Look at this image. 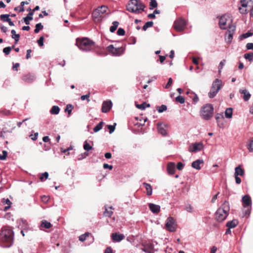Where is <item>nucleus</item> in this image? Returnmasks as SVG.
<instances>
[{
    "mask_svg": "<svg viewBox=\"0 0 253 253\" xmlns=\"http://www.w3.org/2000/svg\"><path fill=\"white\" fill-rule=\"evenodd\" d=\"M13 232L8 226H3L0 230V245L3 248L9 247L13 242Z\"/></svg>",
    "mask_w": 253,
    "mask_h": 253,
    "instance_id": "1",
    "label": "nucleus"
},
{
    "mask_svg": "<svg viewBox=\"0 0 253 253\" xmlns=\"http://www.w3.org/2000/svg\"><path fill=\"white\" fill-rule=\"evenodd\" d=\"M229 211V203L227 201H225L215 212V216L216 220L218 222L224 220L228 215Z\"/></svg>",
    "mask_w": 253,
    "mask_h": 253,
    "instance_id": "2",
    "label": "nucleus"
},
{
    "mask_svg": "<svg viewBox=\"0 0 253 253\" xmlns=\"http://www.w3.org/2000/svg\"><path fill=\"white\" fill-rule=\"evenodd\" d=\"M145 8V5L140 0H130L126 5L127 10L135 13H141Z\"/></svg>",
    "mask_w": 253,
    "mask_h": 253,
    "instance_id": "3",
    "label": "nucleus"
},
{
    "mask_svg": "<svg viewBox=\"0 0 253 253\" xmlns=\"http://www.w3.org/2000/svg\"><path fill=\"white\" fill-rule=\"evenodd\" d=\"M76 44L80 49L85 51L91 50L95 47V42L86 38H77Z\"/></svg>",
    "mask_w": 253,
    "mask_h": 253,
    "instance_id": "4",
    "label": "nucleus"
},
{
    "mask_svg": "<svg viewBox=\"0 0 253 253\" xmlns=\"http://www.w3.org/2000/svg\"><path fill=\"white\" fill-rule=\"evenodd\" d=\"M107 9L108 7L104 5L97 8L92 13L93 20L95 22L101 21L102 15L107 12Z\"/></svg>",
    "mask_w": 253,
    "mask_h": 253,
    "instance_id": "5",
    "label": "nucleus"
},
{
    "mask_svg": "<svg viewBox=\"0 0 253 253\" xmlns=\"http://www.w3.org/2000/svg\"><path fill=\"white\" fill-rule=\"evenodd\" d=\"M213 112V107L211 104H207L202 107L201 111V116L203 119L206 120L210 119Z\"/></svg>",
    "mask_w": 253,
    "mask_h": 253,
    "instance_id": "6",
    "label": "nucleus"
},
{
    "mask_svg": "<svg viewBox=\"0 0 253 253\" xmlns=\"http://www.w3.org/2000/svg\"><path fill=\"white\" fill-rule=\"evenodd\" d=\"M222 82L218 79H215L212 84L210 91L208 93L210 98H213L221 89Z\"/></svg>",
    "mask_w": 253,
    "mask_h": 253,
    "instance_id": "7",
    "label": "nucleus"
},
{
    "mask_svg": "<svg viewBox=\"0 0 253 253\" xmlns=\"http://www.w3.org/2000/svg\"><path fill=\"white\" fill-rule=\"evenodd\" d=\"M106 49L110 54L115 56H119L122 55L125 51V48L123 47L115 48L112 44L108 46Z\"/></svg>",
    "mask_w": 253,
    "mask_h": 253,
    "instance_id": "8",
    "label": "nucleus"
},
{
    "mask_svg": "<svg viewBox=\"0 0 253 253\" xmlns=\"http://www.w3.org/2000/svg\"><path fill=\"white\" fill-rule=\"evenodd\" d=\"M232 22L230 15L225 14L222 15L219 19V26L221 29H226L227 25H229Z\"/></svg>",
    "mask_w": 253,
    "mask_h": 253,
    "instance_id": "9",
    "label": "nucleus"
},
{
    "mask_svg": "<svg viewBox=\"0 0 253 253\" xmlns=\"http://www.w3.org/2000/svg\"><path fill=\"white\" fill-rule=\"evenodd\" d=\"M176 223L175 220L172 217H169L167 219L166 228L169 232H175L176 229Z\"/></svg>",
    "mask_w": 253,
    "mask_h": 253,
    "instance_id": "10",
    "label": "nucleus"
},
{
    "mask_svg": "<svg viewBox=\"0 0 253 253\" xmlns=\"http://www.w3.org/2000/svg\"><path fill=\"white\" fill-rule=\"evenodd\" d=\"M186 26V21L180 18L174 22V28L177 31H182L184 30Z\"/></svg>",
    "mask_w": 253,
    "mask_h": 253,
    "instance_id": "11",
    "label": "nucleus"
},
{
    "mask_svg": "<svg viewBox=\"0 0 253 253\" xmlns=\"http://www.w3.org/2000/svg\"><path fill=\"white\" fill-rule=\"evenodd\" d=\"M203 148V145L202 143H195L191 144L189 148V151L192 152H195L198 151H200Z\"/></svg>",
    "mask_w": 253,
    "mask_h": 253,
    "instance_id": "12",
    "label": "nucleus"
},
{
    "mask_svg": "<svg viewBox=\"0 0 253 253\" xmlns=\"http://www.w3.org/2000/svg\"><path fill=\"white\" fill-rule=\"evenodd\" d=\"M112 103L111 101H105L103 102L102 105L101 111L103 113H107L108 112L111 107H112Z\"/></svg>",
    "mask_w": 253,
    "mask_h": 253,
    "instance_id": "13",
    "label": "nucleus"
},
{
    "mask_svg": "<svg viewBox=\"0 0 253 253\" xmlns=\"http://www.w3.org/2000/svg\"><path fill=\"white\" fill-rule=\"evenodd\" d=\"M239 92L243 94V99L245 101H248L250 100L251 97V94L250 92L246 89H240Z\"/></svg>",
    "mask_w": 253,
    "mask_h": 253,
    "instance_id": "14",
    "label": "nucleus"
},
{
    "mask_svg": "<svg viewBox=\"0 0 253 253\" xmlns=\"http://www.w3.org/2000/svg\"><path fill=\"white\" fill-rule=\"evenodd\" d=\"M143 251L147 253H154V245L152 243H147L143 245Z\"/></svg>",
    "mask_w": 253,
    "mask_h": 253,
    "instance_id": "15",
    "label": "nucleus"
},
{
    "mask_svg": "<svg viewBox=\"0 0 253 253\" xmlns=\"http://www.w3.org/2000/svg\"><path fill=\"white\" fill-rule=\"evenodd\" d=\"M175 165L173 162H169L167 164V170L169 174H174Z\"/></svg>",
    "mask_w": 253,
    "mask_h": 253,
    "instance_id": "16",
    "label": "nucleus"
},
{
    "mask_svg": "<svg viewBox=\"0 0 253 253\" xmlns=\"http://www.w3.org/2000/svg\"><path fill=\"white\" fill-rule=\"evenodd\" d=\"M35 79V76L30 73L24 75L22 77V80L27 83H32Z\"/></svg>",
    "mask_w": 253,
    "mask_h": 253,
    "instance_id": "17",
    "label": "nucleus"
},
{
    "mask_svg": "<svg viewBox=\"0 0 253 253\" xmlns=\"http://www.w3.org/2000/svg\"><path fill=\"white\" fill-rule=\"evenodd\" d=\"M149 208L151 211L155 213H158L160 211V206L154 204H149Z\"/></svg>",
    "mask_w": 253,
    "mask_h": 253,
    "instance_id": "18",
    "label": "nucleus"
},
{
    "mask_svg": "<svg viewBox=\"0 0 253 253\" xmlns=\"http://www.w3.org/2000/svg\"><path fill=\"white\" fill-rule=\"evenodd\" d=\"M166 126L165 125L159 124H157V129L158 132L162 135L165 136L167 134V130L165 128Z\"/></svg>",
    "mask_w": 253,
    "mask_h": 253,
    "instance_id": "19",
    "label": "nucleus"
},
{
    "mask_svg": "<svg viewBox=\"0 0 253 253\" xmlns=\"http://www.w3.org/2000/svg\"><path fill=\"white\" fill-rule=\"evenodd\" d=\"M111 237L112 240L115 242H120L125 238V236L123 234H118L117 233H113Z\"/></svg>",
    "mask_w": 253,
    "mask_h": 253,
    "instance_id": "20",
    "label": "nucleus"
},
{
    "mask_svg": "<svg viewBox=\"0 0 253 253\" xmlns=\"http://www.w3.org/2000/svg\"><path fill=\"white\" fill-rule=\"evenodd\" d=\"M242 201L244 207H248L251 205V199L249 195H245L242 198Z\"/></svg>",
    "mask_w": 253,
    "mask_h": 253,
    "instance_id": "21",
    "label": "nucleus"
},
{
    "mask_svg": "<svg viewBox=\"0 0 253 253\" xmlns=\"http://www.w3.org/2000/svg\"><path fill=\"white\" fill-rule=\"evenodd\" d=\"M51 226L52 224L50 223V222L45 220H43L41 221L40 228L41 230H42L43 228L49 229L51 227Z\"/></svg>",
    "mask_w": 253,
    "mask_h": 253,
    "instance_id": "22",
    "label": "nucleus"
},
{
    "mask_svg": "<svg viewBox=\"0 0 253 253\" xmlns=\"http://www.w3.org/2000/svg\"><path fill=\"white\" fill-rule=\"evenodd\" d=\"M204 163V161L203 160H200V159H199V160H197L194 162H193L192 163V167L195 169H201V167L200 166V165L201 164H203Z\"/></svg>",
    "mask_w": 253,
    "mask_h": 253,
    "instance_id": "23",
    "label": "nucleus"
},
{
    "mask_svg": "<svg viewBox=\"0 0 253 253\" xmlns=\"http://www.w3.org/2000/svg\"><path fill=\"white\" fill-rule=\"evenodd\" d=\"M241 5L243 7L252 6L253 5V0H241Z\"/></svg>",
    "mask_w": 253,
    "mask_h": 253,
    "instance_id": "24",
    "label": "nucleus"
},
{
    "mask_svg": "<svg viewBox=\"0 0 253 253\" xmlns=\"http://www.w3.org/2000/svg\"><path fill=\"white\" fill-rule=\"evenodd\" d=\"M33 11H30L26 17L23 18L24 21L26 25L30 24V20H33Z\"/></svg>",
    "mask_w": 253,
    "mask_h": 253,
    "instance_id": "25",
    "label": "nucleus"
},
{
    "mask_svg": "<svg viewBox=\"0 0 253 253\" xmlns=\"http://www.w3.org/2000/svg\"><path fill=\"white\" fill-rule=\"evenodd\" d=\"M238 223V222L237 220L233 219L232 221H228L226 223V225L227 227H228L229 228H235L237 225Z\"/></svg>",
    "mask_w": 253,
    "mask_h": 253,
    "instance_id": "26",
    "label": "nucleus"
},
{
    "mask_svg": "<svg viewBox=\"0 0 253 253\" xmlns=\"http://www.w3.org/2000/svg\"><path fill=\"white\" fill-rule=\"evenodd\" d=\"M143 184L147 191V195L148 196L151 195L152 193V188L150 184H148L146 182H144Z\"/></svg>",
    "mask_w": 253,
    "mask_h": 253,
    "instance_id": "27",
    "label": "nucleus"
},
{
    "mask_svg": "<svg viewBox=\"0 0 253 253\" xmlns=\"http://www.w3.org/2000/svg\"><path fill=\"white\" fill-rule=\"evenodd\" d=\"M112 209V207H109L108 209L106 208L105 211H104V215L106 217H111L113 214Z\"/></svg>",
    "mask_w": 253,
    "mask_h": 253,
    "instance_id": "28",
    "label": "nucleus"
},
{
    "mask_svg": "<svg viewBox=\"0 0 253 253\" xmlns=\"http://www.w3.org/2000/svg\"><path fill=\"white\" fill-rule=\"evenodd\" d=\"M12 34V38L15 40V42L16 43L19 40L20 35L16 34V31L14 30H12L11 32Z\"/></svg>",
    "mask_w": 253,
    "mask_h": 253,
    "instance_id": "29",
    "label": "nucleus"
},
{
    "mask_svg": "<svg viewBox=\"0 0 253 253\" xmlns=\"http://www.w3.org/2000/svg\"><path fill=\"white\" fill-rule=\"evenodd\" d=\"M60 111V108L58 106H53L51 108L50 112L52 114L57 115Z\"/></svg>",
    "mask_w": 253,
    "mask_h": 253,
    "instance_id": "30",
    "label": "nucleus"
},
{
    "mask_svg": "<svg viewBox=\"0 0 253 253\" xmlns=\"http://www.w3.org/2000/svg\"><path fill=\"white\" fill-rule=\"evenodd\" d=\"M225 115L227 118H231L232 117V108H228L225 112Z\"/></svg>",
    "mask_w": 253,
    "mask_h": 253,
    "instance_id": "31",
    "label": "nucleus"
},
{
    "mask_svg": "<svg viewBox=\"0 0 253 253\" xmlns=\"http://www.w3.org/2000/svg\"><path fill=\"white\" fill-rule=\"evenodd\" d=\"M112 24L113 25L110 28V31L111 32L113 33L116 30L119 26V23L117 21H114Z\"/></svg>",
    "mask_w": 253,
    "mask_h": 253,
    "instance_id": "32",
    "label": "nucleus"
},
{
    "mask_svg": "<svg viewBox=\"0 0 253 253\" xmlns=\"http://www.w3.org/2000/svg\"><path fill=\"white\" fill-rule=\"evenodd\" d=\"M2 202L4 204H6L8 205L7 206H6L4 208V210L5 211L10 208L12 203L10 202V201L8 199H3Z\"/></svg>",
    "mask_w": 253,
    "mask_h": 253,
    "instance_id": "33",
    "label": "nucleus"
},
{
    "mask_svg": "<svg viewBox=\"0 0 253 253\" xmlns=\"http://www.w3.org/2000/svg\"><path fill=\"white\" fill-rule=\"evenodd\" d=\"M74 108V106L71 104L67 105L66 108L65 109V112H68V116H70L71 115L72 111Z\"/></svg>",
    "mask_w": 253,
    "mask_h": 253,
    "instance_id": "34",
    "label": "nucleus"
},
{
    "mask_svg": "<svg viewBox=\"0 0 253 253\" xmlns=\"http://www.w3.org/2000/svg\"><path fill=\"white\" fill-rule=\"evenodd\" d=\"M150 106L149 104H147L146 102H143L141 104H138L136 105L137 108L138 109L144 110L146 107H149Z\"/></svg>",
    "mask_w": 253,
    "mask_h": 253,
    "instance_id": "35",
    "label": "nucleus"
},
{
    "mask_svg": "<svg viewBox=\"0 0 253 253\" xmlns=\"http://www.w3.org/2000/svg\"><path fill=\"white\" fill-rule=\"evenodd\" d=\"M153 24V21H148L146 22L142 27L143 30L146 31L148 28L152 27Z\"/></svg>",
    "mask_w": 253,
    "mask_h": 253,
    "instance_id": "36",
    "label": "nucleus"
},
{
    "mask_svg": "<svg viewBox=\"0 0 253 253\" xmlns=\"http://www.w3.org/2000/svg\"><path fill=\"white\" fill-rule=\"evenodd\" d=\"M43 28V25L42 24V23H38L35 26V29L34 30V32L35 33H38L39 31L41 30H42Z\"/></svg>",
    "mask_w": 253,
    "mask_h": 253,
    "instance_id": "37",
    "label": "nucleus"
},
{
    "mask_svg": "<svg viewBox=\"0 0 253 253\" xmlns=\"http://www.w3.org/2000/svg\"><path fill=\"white\" fill-rule=\"evenodd\" d=\"M244 56L246 59H248L249 61H252L253 60V53L252 52L246 53Z\"/></svg>",
    "mask_w": 253,
    "mask_h": 253,
    "instance_id": "38",
    "label": "nucleus"
},
{
    "mask_svg": "<svg viewBox=\"0 0 253 253\" xmlns=\"http://www.w3.org/2000/svg\"><path fill=\"white\" fill-rule=\"evenodd\" d=\"M91 234L89 232H86L85 234L81 235L79 237V240L81 242H84L86 238L90 235Z\"/></svg>",
    "mask_w": 253,
    "mask_h": 253,
    "instance_id": "39",
    "label": "nucleus"
},
{
    "mask_svg": "<svg viewBox=\"0 0 253 253\" xmlns=\"http://www.w3.org/2000/svg\"><path fill=\"white\" fill-rule=\"evenodd\" d=\"M103 122H101L98 123L93 128V130L94 132H97L99 131L101 129H102L103 126Z\"/></svg>",
    "mask_w": 253,
    "mask_h": 253,
    "instance_id": "40",
    "label": "nucleus"
},
{
    "mask_svg": "<svg viewBox=\"0 0 253 253\" xmlns=\"http://www.w3.org/2000/svg\"><path fill=\"white\" fill-rule=\"evenodd\" d=\"M158 6V3L156 0H153L151 1L149 4V8L151 10H152L153 8L157 7Z\"/></svg>",
    "mask_w": 253,
    "mask_h": 253,
    "instance_id": "41",
    "label": "nucleus"
},
{
    "mask_svg": "<svg viewBox=\"0 0 253 253\" xmlns=\"http://www.w3.org/2000/svg\"><path fill=\"white\" fill-rule=\"evenodd\" d=\"M253 35V34L250 32H248L246 33H244V34H242L241 36H240V38L241 40L242 39H246V38H247L248 37H250L251 36H252V35Z\"/></svg>",
    "mask_w": 253,
    "mask_h": 253,
    "instance_id": "42",
    "label": "nucleus"
},
{
    "mask_svg": "<svg viewBox=\"0 0 253 253\" xmlns=\"http://www.w3.org/2000/svg\"><path fill=\"white\" fill-rule=\"evenodd\" d=\"M244 170L241 168L240 165L235 168V172L234 174H244Z\"/></svg>",
    "mask_w": 253,
    "mask_h": 253,
    "instance_id": "43",
    "label": "nucleus"
},
{
    "mask_svg": "<svg viewBox=\"0 0 253 253\" xmlns=\"http://www.w3.org/2000/svg\"><path fill=\"white\" fill-rule=\"evenodd\" d=\"M235 29H236V27L232 25H230V24L229 25H228V29L227 30V33H231V34H233L235 31Z\"/></svg>",
    "mask_w": 253,
    "mask_h": 253,
    "instance_id": "44",
    "label": "nucleus"
},
{
    "mask_svg": "<svg viewBox=\"0 0 253 253\" xmlns=\"http://www.w3.org/2000/svg\"><path fill=\"white\" fill-rule=\"evenodd\" d=\"M175 100L176 102H179L181 104H183L185 102V98L182 96L179 95L175 98Z\"/></svg>",
    "mask_w": 253,
    "mask_h": 253,
    "instance_id": "45",
    "label": "nucleus"
},
{
    "mask_svg": "<svg viewBox=\"0 0 253 253\" xmlns=\"http://www.w3.org/2000/svg\"><path fill=\"white\" fill-rule=\"evenodd\" d=\"M84 148L86 151H89L91 150L92 147L89 145L88 143H87L86 141H85L84 143Z\"/></svg>",
    "mask_w": 253,
    "mask_h": 253,
    "instance_id": "46",
    "label": "nucleus"
},
{
    "mask_svg": "<svg viewBox=\"0 0 253 253\" xmlns=\"http://www.w3.org/2000/svg\"><path fill=\"white\" fill-rule=\"evenodd\" d=\"M167 109V106L165 105H162L160 107H157V110L159 113H162L164 111H166Z\"/></svg>",
    "mask_w": 253,
    "mask_h": 253,
    "instance_id": "47",
    "label": "nucleus"
},
{
    "mask_svg": "<svg viewBox=\"0 0 253 253\" xmlns=\"http://www.w3.org/2000/svg\"><path fill=\"white\" fill-rule=\"evenodd\" d=\"M2 155H0V160H4L6 159L7 152L6 151L3 150L2 151Z\"/></svg>",
    "mask_w": 253,
    "mask_h": 253,
    "instance_id": "48",
    "label": "nucleus"
},
{
    "mask_svg": "<svg viewBox=\"0 0 253 253\" xmlns=\"http://www.w3.org/2000/svg\"><path fill=\"white\" fill-rule=\"evenodd\" d=\"M116 125V124L114 123V125L108 126V128L109 129V133L110 134L113 133L114 131Z\"/></svg>",
    "mask_w": 253,
    "mask_h": 253,
    "instance_id": "49",
    "label": "nucleus"
},
{
    "mask_svg": "<svg viewBox=\"0 0 253 253\" xmlns=\"http://www.w3.org/2000/svg\"><path fill=\"white\" fill-rule=\"evenodd\" d=\"M248 149H249V151L253 152V138H252L250 140V143L248 146Z\"/></svg>",
    "mask_w": 253,
    "mask_h": 253,
    "instance_id": "50",
    "label": "nucleus"
},
{
    "mask_svg": "<svg viewBox=\"0 0 253 253\" xmlns=\"http://www.w3.org/2000/svg\"><path fill=\"white\" fill-rule=\"evenodd\" d=\"M11 50V47L10 46L6 47L3 49V52L5 55H7L10 53Z\"/></svg>",
    "mask_w": 253,
    "mask_h": 253,
    "instance_id": "51",
    "label": "nucleus"
},
{
    "mask_svg": "<svg viewBox=\"0 0 253 253\" xmlns=\"http://www.w3.org/2000/svg\"><path fill=\"white\" fill-rule=\"evenodd\" d=\"M90 96V93H88V94L84 95H82L81 97V99L82 100H84L85 99H86L87 102L90 101V99H89Z\"/></svg>",
    "mask_w": 253,
    "mask_h": 253,
    "instance_id": "52",
    "label": "nucleus"
},
{
    "mask_svg": "<svg viewBox=\"0 0 253 253\" xmlns=\"http://www.w3.org/2000/svg\"><path fill=\"white\" fill-rule=\"evenodd\" d=\"M43 40L44 38L43 36H41L40 39L38 40L37 42L40 46H42L43 45Z\"/></svg>",
    "mask_w": 253,
    "mask_h": 253,
    "instance_id": "53",
    "label": "nucleus"
},
{
    "mask_svg": "<svg viewBox=\"0 0 253 253\" xmlns=\"http://www.w3.org/2000/svg\"><path fill=\"white\" fill-rule=\"evenodd\" d=\"M117 34L119 36H124L125 34V31L123 29L120 28L117 31Z\"/></svg>",
    "mask_w": 253,
    "mask_h": 253,
    "instance_id": "54",
    "label": "nucleus"
},
{
    "mask_svg": "<svg viewBox=\"0 0 253 253\" xmlns=\"http://www.w3.org/2000/svg\"><path fill=\"white\" fill-rule=\"evenodd\" d=\"M0 18L1 20L3 21L4 22H6V19L9 18V15L8 14H1L0 16Z\"/></svg>",
    "mask_w": 253,
    "mask_h": 253,
    "instance_id": "55",
    "label": "nucleus"
},
{
    "mask_svg": "<svg viewBox=\"0 0 253 253\" xmlns=\"http://www.w3.org/2000/svg\"><path fill=\"white\" fill-rule=\"evenodd\" d=\"M233 34L228 33L227 38L226 39V40H227V42L228 43H229L231 42L232 39H233Z\"/></svg>",
    "mask_w": 253,
    "mask_h": 253,
    "instance_id": "56",
    "label": "nucleus"
},
{
    "mask_svg": "<svg viewBox=\"0 0 253 253\" xmlns=\"http://www.w3.org/2000/svg\"><path fill=\"white\" fill-rule=\"evenodd\" d=\"M41 200L43 202L46 203L49 200V197L47 196L43 195L41 196Z\"/></svg>",
    "mask_w": 253,
    "mask_h": 253,
    "instance_id": "57",
    "label": "nucleus"
},
{
    "mask_svg": "<svg viewBox=\"0 0 253 253\" xmlns=\"http://www.w3.org/2000/svg\"><path fill=\"white\" fill-rule=\"evenodd\" d=\"M184 164L181 162H178L176 165V168L177 169L180 170L183 169Z\"/></svg>",
    "mask_w": 253,
    "mask_h": 253,
    "instance_id": "58",
    "label": "nucleus"
},
{
    "mask_svg": "<svg viewBox=\"0 0 253 253\" xmlns=\"http://www.w3.org/2000/svg\"><path fill=\"white\" fill-rule=\"evenodd\" d=\"M226 62V60H222L220 63H219V72H220L221 70L222 69L223 66L225 64V63Z\"/></svg>",
    "mask_w": 253,
    "mask_h": 253,
    "instance_id": "59",
    "label": "nucleus"
},
{
    "mask_svg": "<svg viewBox=\"0 0 253 253\" xmlns=\"http://www.w3.org/2000/svg\"><path fill=\"white\" fill-rule=\"evenodd\" d=\"M172 83V79L171 78H169L168 82L167 84L166 85V86H165L166 88H169L171 85Z\"/></svg>",
    "mask_w": 253,
    "mask_h": 253,
    "instance_id": "60",
    "label": "nucleus"
},
{
    "mask_svg": "<svg viewBox=\"0 0 253 253\" xmlns=\"http://www.w3.org/2000/svg\"><path fill=\"white\" fill-rule=\"evenodd\" d=\"M39 135V133L38 132H36L34 134V135L31 134L30 136L31 138V139L32 140H36L37 139L38 136Z\"/></svg>",
    "mask_w": 253,
    "mask_h": 253,
    "instance_id": "61",
    "label": "nucleus"
},
{
    "mask_svg": "<svg viewBox=\"0 0 253 253\" xmlns=\"http://www.w3.org/2000/svg\"><path fill=\"white\" fill-rule=\"evenodd\" d=\"M246 48L248 50H253V43H248L246 44Z\"/></svg>",
    "mask_w": 253,
    "mask_h": 253,
    "instance_id": "62",
    "label": "nucleus"
},
{
    "mask_svg": "<svg viewBox=\"0 0 253 253\" xmlns=\"http://www.w3.org/2000/svg\"><path fill=\"white\" fill-rule=\"evenodd\" d=\"M49 175H42L40 177V179L41 181H43L48 178Z\"/></svg>",
    "mask_w": 253,
    "mask_h": 253,
    "instance_id": "63",
    "label": "nucleus"
},
{
    "mask_svg": "<svg viewBox=\"0 0 253 253\" xmlns=\"http://www.w3.org/2000/svg\"><path fill=\"white\" fill-rule=\"evenodd\" d=\"M104 253H113V251L111 247H108L106 249Z\"/></svg>",
    "mask_w": 253,
    "mask_h": 253,
    "instance_id": "64",
    "label": "nucleus"
}]
</instances>
